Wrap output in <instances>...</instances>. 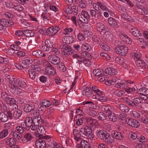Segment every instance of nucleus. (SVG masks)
I'll list each match as a JSON object with an SVG mask.
<instances>
[{"mask_svg":"<svg viewBox=\"0 0 148 148\" xmlns=\"http://www.w3.org/2000/svg\"><path fill=\"white\" fill-rule=\"evenodd\" d=\"M15 79H14L11 76L9 75L7 76L5 79L8 82L9 87L10 91L12 93H17L20 91V90L18 88H15V89L13 88L15 87L14 82Z\"/></svg>","mask_w":148,"mask_h":148,"instance_id":"obj_1","label":"nucleus"},{"mask_svg":"<svg viewBox=\"0 0 148 148\" xmlns=\"http://www.w3.org/2000/svg\"><path fill=\"white\" fill-rule=\"evenodd\" d=\"M25 80L23 79H15L14 82L15 87L14 89L15 88H18L20 90V91L19 92H18L17 93H15L16 94H18L21 92V90L18 88V87H20L22 88H25L27 86V85L25 82Z\"/></svg>","mask_w":148,"mask_h":148,"instance_id":"obj_2","label":"nucleus"},{"mask_svg":"<svg viewBox=\"0 0 148 148\" xmlns=\"http://www.w3.org/2000/svg\"><path fill=\"white\" fill-rule=\"evenodd\" d=\"M37 131L35 132L34 134L35 136L39 137V138H43L44 139H48L49 137L45 136L46 131L43 126H37Z\"/></svg>","mask_w":148,"mask_h":148,"instance_id":"obj_3","label":"nucleus"},{"mask_svg":"<svg viewBox=\"0 0 148 148\" xmlns=\"http://www.w3.org/2000/svg\"><path fill=\"white\" fill-rule=\"evenodd\" d=\"M25 129L29 130L31 128L32 130H34L36 128V126L34 125L33 119L31 117H27L25 120Z\"/></svg>","mask_w":148,"mask_h":148,"instance_id":"obj_4","label":"nucleus"},{"mask_svg":"<svg viewBox=\"0 0 148 148\" xmlns=\"http://www.w3.org/2000/svg\"><path fill=\"white\" fill-rule=\"evenodd\" d=\"M128 50V47L124 45L116 47L115 49V51L116 53L123 56L126 55Z\"/></svg>","mask_w":148,"mask_h":148,"instance_id":"obj_5","label":"nucleus"},{"mask_svg":"<svg viewBox=\"0 0 148 148\" xmlns=\"http://www.w3.org/2000/svg\"><path fill=\"white\" fill-rule=\"evenodd\" d=\"M43 63L47 65L45 67V70L47 74L53 75L56 73V71L55 68L48 62L45 60L43 61Z\"/></svg>","mask_w":148,"mask_h":148,"instance_id":"obj_6","label":"nucleus"},{"mask_svg":"<svg viewBox=\"0 0 148 148\" xmlns=\"http://www.w3.org/2000/svg\"><path fill=\"white\" fill-rule=\"evenodd\" d=\"M60 48L63 51L64 55H70L72 54L73 53L72 49L71 46L67 44H62L60 47Z\"/></svg>","mask_w":148,"mask_h":148,"instance_id":"obj_7","label":"nucleus"},{"mask_svg":"<svg viewBox=\"0 0 148 148\" xmlns=\"http://www.w3.org/2000/svg\"><path fill=\"white\" fill-rule=\"evenodd\" d=\"M125 119H126V123L130 126L138 128L139 126V122L136 119H129L128 118Z\"/></svg>","mask_w":148,"mask_h":148,"instance_id":"obj_8","label":"nucleus"},{"mask_svg":"<svg viewBox=\"0 0 148 148\" xmlns=\"http://www.w3.org/2000/svg\"><path fill=\"white\" fill-rule=\"evenodd\" d=\"M96 19L93 20L94 24L95 25V27L97 30L100 32L103 31H106V29H108L106 27L105 25L102 23L101 22L96 23Z\"/></svg>","mask_w":148,"mask_h":148,"instance_id":"obj_9","label":"nucleus"},{"mask_svg":"<svg viewBox=\"0 0 148 148\" xmlns=\"http://www.w3.org/2000/svg\"><path fill=\"white\" fill-rule=\"evenodd\" d=\"M47 139L40 138L35 143L36 146L37 148H46V140Z\"/></svg>","mask_w":148,"mask_h":148,"instance_id":"obj_10","label":"nucleus"},{"mask_svg":"<svg viewBox=\"0 0 148 148\" xmlns=\"http://www.w3.org/2000/svg\"><path fill=\"white\" fill-rule=\"evenodd\" d=\"M60 28L58 26H52L46 30V32L50 36H53L59 30Z\"/></svg>","mask_w":148,"mask_h":148,"instance_id":"obj_11","label":"nucleus"},{"mask_svg":"<svg viewBox=\"0 0 148 148\" xmlns=\"http://www.w3.org/2000/svg\"><path fill=\"white\" fill-rule=\"evenodd\" d=\"M53 47L52 44L49 40H46L45 42V45L42 46L41 49L44 51H48L52 49Z\"/></svg>","mask_w":148,"mask_h":148,"instance_id":"obj_12","label":"nucleus"},{"mask_svg":"<svg viewBox=\"0 0 148 148\" xmlns=\"http://www.w3.org/2000/svg\"><path fill=\"white\" fill-rule=\"evenodd\" d=\"M73 58L77 59V63L79 64H82L83 63H84L87 66V63H86V62H89L88 60L86 59L85 58L80 57L79 55L77 54H73Z\"/></svg>","mask_w":148,"mask_h":148,"instance_id":"obj_13","label":"nucleus"},{"mask_svg":"<svg viewBox=\"0 0 148 148\" xmlns=\"http://www.w3.org/2000/svg\"><path fill=\"white\" fill-rule=\"evenodd\" d=\"M86 120L87 126L90 127L91 128L97 125L98 123V122L97 120L92 118H86Z\"/></svg>","mask_w":148,"mask_h":148,"instance_id":"obj_14","label":"nucleus"},{"mask_svg":"<svg viewBox=\"0 0 148 148\" xmlns=\"http://www.w3.org/2000/svg\"><path fill=\"white\" fill-rule=\"evenodd\" d=\"M136 64L137 67L140 69H145L148 68L147 65L145 62L143 60H137L136 62Z\"/></svg>","mask_w":148,"mask_h":148,"instance_id":"obj_15","label":"nucleus"},{"mask_svg":"<svg viewBox=\"0 0 148 148\" xmlns=\"http://www.w3.org/2000/svg\"><path fill=\"white\" fill-rule=\"evenodd\" d=\"M92 98L97 99L98 101L101 102H106L108 100L107 98L103 94L102 91V93L100 94H99L96 96L93 95L92 96Z\"/></svg>","mask_w":148,"mask_h":148,"instance_id":"obj_16","label":"nucleus"},{"mask_svg":"<svg viewBox=\"0 0 148 148\" xmlns=\"http://www.w3.org/2000/svg\"><path fill=\"white\" fill-rule=\"evenodd\" d=\"M86 138H88L90 139L91 140H93V139L94 135L92 133V130L90 127L89 126H86Z\"/></svg>","mask_w":148,"mask_h":148,"instance_id":"obj_17","label":"nucleus"},{"mask_svg":"<svg viewBox=\"0 0 148 148\" xmlns=\"http://www.w3.org/2000/svg\"><path fill=\"white\" fill-rule=\"evenodd\" d=\"M130 32L133 36L138 38L142 36V33L137 28L132 27L130 30Z\"/></svg>","mask_w":148,"mask_h":148,"instance_id":"obj_18","label":"nucleus"},{"mask_svg":"<svg viewBox=\"0 0 148 148\" xmlns=\"http://www.w3.org/2000/svg\"><path fill=\"white\" fill-rule=\"evenodd\" d=\"M92 90L91 88L85 87L83 88L82 95L87 97H90L92 94Z\"/></svg>","mask_w":148,"mask_h":148,"instance_id":"obj_19","label":"nucleus"},{"mask_svg":"<svg viewBox=\"0 0 148 148\" xmlns=\"http://www.w3.org/2000/svg\"><path fill=\"white\" fill-rule=\"evenodd\" d=\"M74 40V38L73 36H64L62 39L63 42L67 44H69L72 43Z\"/></svg>","mask_w":148,"mask_h":148,"instance_id":"obj_20","label":"nucleus"},{"mask_svg":"<svg viewBox=\"0 0 148 148\" xmlns=\"http://www.w3.org/2000/svg\"><path fill=\"white\" fill-rule=\"evenodd\" d=\"M105 72L106 74L110 75H115L117 73V71L116 69L110 67L106 68Z\"/></svg>","mask_w":148,"mask_h":148,"instance_id":"obj_21","label":"nucleus"},{"mask_svg":"<svg viewBox=\"0 0 148 148\" xmlns=\"http://www.w3.org/2000/svg\"><path fill=\"white\" fill-rule=\"evenodd\" d=\"M35 105L33 103H30L29 104H26L23 108L25 112H31L35 108Z\"/></svg>","mask_w":148,"mask_h":148,"instance_id":"obj_22","label":"nucleus"},{"mask_svg":"<svg viewBox=\"0 0 148 148\" xmlns=\"http://www.w3.org/2000/svg\"><path fill=\"white\" fill-rule=\"evenodd\" d=\"M25 123L22 122L20 125H17L16 127V131L17 132L21 134L23 133L24 131V129H25Z\"/></svg>","mask_w":148,"mask_h":148,"instance_id":"obj_23","label":"nucleus"},{"mask_svg":"<svg viewBox=\"0 0 148 148\" xmlns=\"http://www.w3.org/2000/svg\"><path fill=\"white\" fill-rule=\"evenodd\" d=\"M10 136L14 138V140H19L22 137V136L21 133H19L16 131L12 132L11 133V135L10 134Z\"/></svg>","mask_w":148,"mask_h":148,"instance_id":"obj_24","label":"nucleus"},{"mask_svg":"<svg viewBox=\"0 0 148 148\" xmlns=\"http://www.w3.org/2000/svg\"><path fill=\"white\" fill-rule=\"evenodd\" d=\"M101 110L105 112L106 115H108L112 113V108L108 105H104L102 106L101 108Z\"/></svg>","mask_w":148,"mask_h":148,"instance_id":"obj_25","label":"nucleus"},{"mask_svg":"<svg viewBox=\"0 0 148 148\" xmlns=\"http://www.w3.org/2000/svg\"><path fill=\"white\" fill-rule=\"evenodd\" d=\"M49 57H52V59L51 63L55 65H58L59 64L60 62V58L58 56L55 55L53 56L52 55L50 56Z\"/></svg>","mask_w":148,"mask_h":148,"instance_id":"obj_26","label":"nucleus"},{"mask_svg":"<svg viewBox=\"0 0 148 148\" xmlns=\"http://www.w3.org/2000/svg\"><path fill=\"white\" fill-rule=\"evenodd\" d=\"M108 133L106 131L103 130H100L98 132L97 136L99 139L104 140L106 135H107Z\"/></svg>","mask_w":148,"mask_h":148,"instance_id":"obj_27","label":"nucleus"},{"mask_svg":"<svg viewBox=\"0 0 148 148\" xmlns=\"http://www.w3.org/2000/svg\"><path fill=\"white\" fill-rule=\"evenodd\" d=\"M32 55L38 58L41 57H45L46 56V54L43 53V52L40 50H37L33 51L32 53Z\"/></svg>","mask_w":148,"mask_h":148,"instance_id":"obj_28","label":"nucleus"},{"mask_svg":"<svg viewBox=\"0 0 148 148\" xmlns=\"http://www.w3.org/2000/svg\"><path fill=\"white\" fill-rule=\"evenodd\" d=\"M32 60L29 57H27L24 58L22 60L23 64L25 66V68L27 67V66L29 64H31L32 62Z\"/></svg>","mask_w":148,"mask_h":148,"instance_id":"obj_29","label":"nucleus"},{"mask_svg":"<svg viewBox=\"0 0 148 148\" xmlns=\"http://www.w3.org/2000/svg\"><path fill=\"white\" fill-rule=\"evenodd\" d=\"M115 61L119 64L124 67H126V64L125 63V60L123 58L121 57H116L115 59Z\"/></svg>","mask_w":148,"mask_h":148,"instance_id":"obj_30","label":"nucleus"},{"mask_svg":"<svg viewBox=\"0 0 148 148\" xmlns=\"http://www.w3.org/2000/svg\"><path fill=\"white\" fill-rule=\"evenodd\" d=\"M32 119L34 125L36 127L38 126V124L40 123L42 121L41 117L40 115H38L36 117L34 116Z\"/></svg>","mask_w":148,"mask_h":148,"instance_id":"obj_31","label":"nucleus"},{"mask_svg":"<svg viewBox=\"0 0 148 148\" xmlns=\"http://www.w3.org/2000/svg\"><path fill=\"white\" fill-rule=\"evenodd\" d=\"M16 141L17 140H14L12 137L7 138L6 139V143L7 145L10 146L15 144Z\"/></svg>","mask_w":148,"mask_h":148,"instance_id":"obj_32","label":"nucleus"},{"mask_svg":"<svg viewBox=\"0 0 148 148\" xmlns=\"http://www.w3.org/2000/svg\"><path fill=\"white\" fill-rule=\"evenodd\" d=\"M73 135L74 136V138L75 140L77 142H80L81 138L80 137V133L79 132L77 129H74L73 131Z\"/></svg>","mask_w":148,"mask_h":148,"instance_id":"obj_33","label":"nucleus"},{"mask_svg":"<svg viewBox=\"0 0 148 148\" xmlns=\"http://www.w3.org/2000/svg\"><path fill=\"white\" fill-rule=\"evenodd\" d=\"M80 142V147L81 148H91L90 145L86 141L81 140Z\"/></svg>","mask_w":148,"mask_h":148,"instance_id":"obj_34","label":"nucleus"},{"mask_svg":"<svg viewBox=\"0 0 148 148\" xmlns=\"http://www.w3.org/2000/svg\"><path fill=\"white\" fill-rule=\"evenodd\" d=\"M40 104L41 107L45 108L49 107L51 105L50 101L46 99L41 101L40 102Z\"/></svg>","mask_w":148,"mask_h":148,"instance_id":"obj_35","label":"nucleus"},{"mask_svg":"<svg viewBox=\"0 0 148 148\" xmlns=\"http://www.w3.org/2000/svg\"><path fill=\"white\" fill-rule=\"evenodd\" d=\"M33 138V136L30 133H26L24 136L23 141L24 143L27 142L31 140Z\"/></svg>","mask_w":148,"mask_h":148,"instance_id":"obj_36","label":"nucleus"},{"mask_svg":"<svg viewBox=\"0 0 148 148\" xmlns=\"http://www.w3.org/2000/svg\"><path fill=\"white\" fill-rule=\"evenodd\" d=\"M23 34L28 37L34 36L35 34L34 31L30 30H26L23 31Z\"/></svg>","mask_w":148,"mask_h":148,"instance_id":"obj_37","label":"nucleus"},{"mask_svg":"<svg viewBox=\"0 0 148 148\" xmlns=\"http://www.w3.org/2000/svg\"><path fill=\"white\" fill-rule=\"evenodd\" d=\"M104 141L108 144H110L114 142V140L113 138L110 136V134L108 133L107 135H106V137L105 138L104 140Z\"/></svg>","mask_w":148,"mask_h":148,"instance_id":"obj_38","label":"nucleus"},{"mask_svg":"<svg viewBox=\"0 0 148 148\" xmlns=\"http://www.w3.org/2000/svg\"><path fill=\"white\" fill-rule=\"evenodd\" d=\"M118 107L120 110L122 112H127L129 111L128 107L124 104H119Z\"/></svg>","mask_w":148,"mask_h":148,"instance_id":"obj_39","label":"nucleus"},{"mask_svg":"<svg viewBox=\"0 0 148 148\" xmlns=\"http://www.w3.org/2000/svg\"><path fill=\"white\" fill-rule=\"evenodd\" d=\"M8 120V116L3 112L0 113V120L3 122H5Z\"/></svg>","mask_w":148,"mask_h":148,"instance_id":"obj_40","label":"nucleus"},{"mask_svg":"<svg viewBox=\"0 0 148 148\" xmlns=\"http://www.w3.org/2000/svg\"><path fill=\"white\" fill-rule=\"evenodd\" d=\"M127 83L126 82H121L116 84L115 85V87L118 88L126 89L127 86Z\"/></svg>","mask_w":148,"mask_h":148,"instance_id":"obj_41","label":"nucleus"},{"mask_svg":"<svg viewBox=\"0 0 148 148\" xmlns=\"http://www.w3.org/2000/svg\"><path fill=\"white\" fill-rule=\"evenodd\" d=\"M131 55L132 56H133V55H134V58L135 60L139 59L141 57V54L139 52L136 51L132 52Z\"/></svg>","mask_w":148,"mask_h":148,"instance_id":"obj_42","label":"nucleus"},{"mask_svg":"<svg viewBox=\"0 0 148 148\" xmlns=\"http://www.w3.org/2000/svg\"><path fill=\"white\" fill-rule=\"evenodd\" d=\"M103 72L101 69H94L93 71V75L94 76L99 77L102 75Z\"/></svg>","mask_w":148,"mask_h":148,"instance_id":"obj_43","label":"nucleus"},{"mask_svg":"<svg viewBox=\"0 0 148 148\" xmlns=\"http://www.w3.org/2000/svg\"><path fill=\"white\" fill-rule=\"evenodd\" d=\"M10 49L9 50V52L12 50L13 52V53H14V51H18L21 48V47L19 46H18L15 44L12 45L10 46Z\"/></svg>","mask_w":148,"mask_h":148,"instance_id":"obj_44","label":"nucleus"},{"mask_svg":"<svg viewBox=\"0 0 148 148\" xmlns=\"http://www.w3.org/2000/svg\"><path fill=\"white\" fill-rule=\"evenodd\" d=\"M8 134V129H4L0 132V138L2 139L6 137Z\"/></svg>","mask_w":148,"mask_h":148,"instance_id":"obj_45","label":"nucleus"},{"mask_svg":"<svg viewBox=\"0 0 148 148\" xmlns=\"http://www.w3.org/2000/svg\"><path fill=\"white\" fill-rule=\"evenodd\" d=\"M138 92L139 94L148 95V89L145 88H143L139 89Z\"/></svg>","mask_w":148,"mask_h":148,"instance_id":"obj_46","label":"nucleus"},{"mask_svg":"<svg viewBox=\"0 0 148 148\" xmlns=\"http://www.w3.org/2000/svg\"><path fill=\"white\" fill-rule=\"evenodd\" d=\"M104 34H103L104 37L108 41H110L112 40L111 33L105 31Z\"/></svg>","mask_w":148,"mask_h":148,"instance_id":"obj_47","label":"nucleus"},{"mask_svg":"<svg viewBox=\"0 0 148 148\" xmlns=\"http://www.w3.org/2000/svg\"><path fill=\"white\" fill-rule=\"evenodd\" d=\"M81 48L82 50L90 51L91 48L90 46L88 44L86 43H84L82 46Z\"/></svg>","mask_w":148,"mask_h":148,"instance_id":"obj_48","label":"nucleus"},{"mask_svg":"<svg viewBox=\"0 0 148 148\" xmlns=\"http://www.w3.org/2000/svg\"><path fill=\"white\" fill-rule=\"evenodd\" d=\"M22 112L20 110H17L14 111V119H18L21 115Z\"/></svg>","mask_w":148,"mask_h":148,"instance_id":"obj_49","label":"nucleus"},{"mask_svg":"<svg viewBox=\"0 0 148 148\" xmlns=\"http://www.w3.org/2000/svg\"><path fill=\"white\" fill-rule=\"evenodd\" d=\"M30 77L32 79H34L36 75V72L32 69H30L28 71Z\"/></svg>","mask_w":148,"mask_h":148,"instance_id":"obj_50","label":"nucleus"},{"mask_svg":"<svg viewBox=\"0 0 148 148\" xmlns=\"http://www.w3.org/2000/svg\"><path fill=\"white\" fill-rule=\"evenodd\" d=\"M113 136L116 139L118 140H121L123 138L121 133L119 132H117V131H114V132Z\"/></svg>","mask_w":148,"mask_h":148,"instance_id":"obj_51","label":"nucleus"},{"mask_svg":"<svg viewBox=\"0 0 148 148\" xmlns=\"http://www.w3.org/2000/svg\"><path fill=\"white\" fill-rule=\"evenodd\" d=\"M109 24L112 26H116L117 25V23L115 20L112 17H110L108 19Z\"/></svg>","mask_w":148,"mask_h":148,"instance_id":"obj_52","label":"nucleus"},{"mask_svg":"<svg viewBox=\"0 0 148 148\" xmlns=\"http://www.w3.org/2000/svg\"><path fill=\"white\" fill-rule=\"evenodd\" d=\"M49 145L50 147L54 148H62V147H63L60 144L53 142Z\"/></svg>","mask_w":148,"mask_h":148,"instance_id":"obj_53","label":"nucleus"},{"mask_svg":"<svg viewBox=\"0 0 148 148\" xmlns=\"http://www.w3.org/2000/svg\"><path fill=\"white\" fill-rule=\"evenodd\" d=\"M79 20L81 22V23H88V20L83 15L80 14L78 15Z\"/></svg>","mask_w":148,"mask_h":148,"instance_id":"obj_54","label":"nucleus"},{"mask_svg":"<svg viewBox=\"0 0 148 148\" xmlns=\"http://www.w3.org/2000/svg\"><path fill=\"white\" fill-rule=\"evenodd\" d=\"M114 94L119 97L123 96L125 93V92L123 90H114L113 92Z\"/></svg>","mask_w":148,"mask_h":148,"instance_id":"obj_55","label":"nucleus"},{"mask_svg":"<svg viewBox=\"0 0 148 148\" xmlns=\"http://www.w3.org/2000/svg\"><path fill=\"white\" fill-rule=\"evenodd\" d=\"M87 112L89 115L92 117H95L97 114V113L96 111L91 109L87 110Z\"/></svg>","mask_w":148,"mask_h":148,"instance_id":"obj_56","label":"nucleus"},{"mask_svg":"<svg viewBox=\"0 0 148 148\" xmlns=\"http://www.w3.org/2000/svg\"><path fill=\"white\" fill-rule=\"evenodd\" d=\"M5 101H7L8 103L10 104L11 106V105H13V104H15L16 103V101L14 98H11L9 97L6 99Z\"/></svg>","mask_w":148,"mask_h":148,"instance_id":"obj_57","label":"nucleus"},{"mask_svg":"<svg viewBox=\"0 0 148 148\" xmlns=\"http://www.w3.org/2000/svg\"><path fill=\"white\" fill-rule=\"evenodd\" d=\"M98 116L99 119L102 121L106 120L107 117V116H106L105 114L102 112H99L98 114Z\"/></svg>","mask_w":148,"mask_h":148,"instance_id":"obj_58","label":"nucleus"},{"mask_svg":"<svg viewBox=\"0 0 148 148\" xmlns=\"http://www.w3.org/2000/svg\"><path fill=\"white\" fill-rule=\"evenodd\" d=\"M130 114L132 116L135 118H138L140 116V114L134 110L131 111L130 112Z\"/></svg>","mask_w":148,"mask_h":148,"instance_id":"obj_59","label":"nucleus"},{"mask_svg":"<svg viewBox=\"0 0 148 148\" xmlns=\"http://www.w3.org/2000/svg\"><path fill=\"white\" fill-rule=\"evenodd\" d=\"M92 90L96 94V95L102 93V91L99 89L96 86H93L92 87Z\"/></svg>","mask_w":148,"mask_h":148,"instance_id":"obj_60","label":"nucleus"},{"mask_svg":"<svg viewBox=\"0 0 148 148\" xmlns=\"http://www.w3.org/2000/svg\"><path fill=\"white\" fill-rule=\"evenodd\" d=\"M128 136L129 138L132 140H134L137 137V134L134 132H132L129 133Z\"/></svg>","mask_w":148,"mask_h":148,"instance_id":"obj_61","label":"nucleus"},{"mask_svg":"<svg viewBox=\"0 0 148 148\" xmlns=\"http://www.w3.org/2000/svg\"><path fill=\"white\" fill-rule=\"evenodd\" d=\"M14 111L12 110L7 112L8 118L9 117L10 119H14Z\"/></svg>","mask_w":148,"mask_h":148,"instance_id":"obj_62","label":"nucleus"},{"mask_svg":"<svg viewBox=\"0 0 148 148\" xmlns=\"http://www.w3.org/2000/svg\"><path fill=\"white\" fill-rule=\"evenodd\" d=\"M108 115V117L110 121L115 122L116 120V117L115 116V114L114 113H111L109 114Z\"/></svg>","mask_w":148,"mask_h":148,"instance_id":"obj_63","label":"nucleus"},{"mask_svg":"<svg viewBox=\"0 0 148 148\" xmlns=\"http://www.w3.org/2000/svg\"><path fill=\"white\" fill-rule=\"evenodd\" d=\"M84 120V118L83 117L75 120L76 125L78 126H80L82 125Z\"/></svg>","mask_w":148,"mask_h":148,"instance_id":"obj_64","label":"nucleus"}]
</instances>
